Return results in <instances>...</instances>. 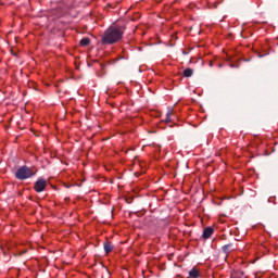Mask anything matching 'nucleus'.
Masks as SVG:
<instances>
[{
  "instance_id": "1",
  "label": "nucleus",
  "mask_w": 278,
  "mask_h": 278,
  "mask_svg": "<svg viewBox=\"0 0 278 278\" xmlns=\"http://www.w3.org/2000/svg\"><path fill=\"white\" fill-rule=\"evenodd\" d=\"M125 28L123 26H110L101 37L102 45H115L123 39Z\"/></svg>"
},
{
  "instance_id": "2",
  "label": "nucleus",
  "mask_w": 278,
  "mask_h": 278,
  "mask_svg": "<svg viewBox=\"0 0 278 278\" xmlns=\"http://www.w3.org/2000/svg\"><path fill=\"white\" fill-rule=\"evenodd\" d=\"M16 179H29V177H34V172H31V168L27 166H22L17 172L15 173Z\"/></svg>"
},
{
  "instance_id": "3",
  "label": "nucleus",
  "mask_w": 278,
  "mask_h": 278,
  "mask_svg": "<svg viewBox=\"0 0 278 278\" xmlns=\"http://www.w3.org/2000/svg\"><path fill=\"white\" fill-rule=\"evenodd\" d=\"M35 192H45L47 189V180L45 178H39L34 186Z\"/></svg>"
},
{
  "instance_id": "4",
  "label": "nucleus",
  "mask_w": 278,
  "mask_h": 278,
  "mask_svg": "<svg viewBox=\"0 0 278 278\" xmlns=\"http://www.w3.org/2000/svg\"><path fill=\"white\" fill-rule=\"evenodd\" d=\"M214 233V228L207 227L203 230L202 238L204 240H208V238H212V235Z\"/></svg>"
},
{
  "instance_id": "5",
  "label": "nucleus",
  "mask_w": 278,
  "mask_h": 278,
  "mask_svg": "<svg viewBox=\"0 0 278 278\" xmlns=\"http://www.w3.org/2000/svg\"><path fill=\"white\" fill-rule=\"evenodd\" d=\"M103 247L106 254L112 253V251H114V245L110 241H105Z\"/></svg>"
},
{
  "instance_id": "6",
  "label": "nucleus",
  "mask_w": 278,
  "mask_h": 278,
  "mask_svg": "<svg viewBox=\"0 0 278 278\" xmlns=\"http://www.w3.org/2000/svg\"><path fill=\"white\" fill-rule=\"evenodd\" d=\"M233 247V243H228L222 248L223 253H225V260H227V255H229V252L231 251V248Z\"/></svg>"
},
{
  "instance_id": "7",
  "label": "nucleus",
  "mask_w": 278,
  "mask_h": 278,
  "mask_svg": "<svg viewBox=\"0 0 278 278\" xmlns=\"http://www.w3.org/2000/svg\"><path fill=\"white\" fill-rule=\"evenodd\" d=\"M189 277H190V278H199V277H201V274L199 273V269L192 268V269L189 271Z\"/></svg>"
},
{
  "instance_id": "8",
  "label": "nucleus",
  "mask_w": 278,
  "mask_h": 278,
  "mask_svg": "<svg viewBox=\"0 0 278 278\" xmlns=\"http://www.w3.org/2000/svg\"><path fill=\"white\" fill-rule=\"evenodd\" d=\"M230 278H247V277H244V271L238 270V271H233L230 275Z\"/></svg>"
},
{
  "instance_id": "9",
  "label": "nucleus",
  "mask_w": 278,
  "mask_h": 278,
  "mask_svg": "<svg viewBox=\"0 0 278 278\" xmlns=\"http://www.w3.org/2000/svg\"><path fill=\"white\" fill-rule=\"evenodd\" d=\"M182 75L184 77H192V75H194V70L188 67L184 71Z\"/></svg>"
},
{
  "instance_id": "10",
  "label": "nucleus",
  "mask_w": 278,
  "mask_h": 278,
  "mask_svg": "<svg viewBox=\"0 0 278 278\" xmlns=\"http://www.w3.org/2000/svg\"><path fill=\"white\" fill-rule=\"evenodd\" d=\"M80 47H88L90 45V38L86 37L79 41Z\"/></svg>"
},
{
  "instance_id": "11",
  "label": "nucleus",
  "mask_w": 278,
  "mask_h": 278,
  "mask_svg": "<svg viewBox=\"0 0 278 278\" xmlns=\"http://www.w3.org/2000/svg\"><path fill=\"white\" fill-rule=\"evenodd\" d=\"M166 116H167V117H166V122H167V123H170V116H173V110H172V109L168 110Z\"/></svg>"
},
{
  "instance_id": "12",
  "label": "nucleus",
  "mask_w": 278,
  "mask_h": 278,
  "mask_svg": "<svg viewBox=\"0 0 278 278\" xmlns=\"http://www.w3.org/2000/svg\"><path fill=\"white\" fill-rule=\"evenodd\" d=\"M110 270H108V268H105V275H102V278H111L110 277Z\"/></svg>"
},
{
  "instance_id": "13",
  "label": "nucleus",
  "mask_w": 278,
  "mask_h": 278,
  "mask_svg": "<svg viewBox=\"0 0 278 278\" xmlns=\"http://www.w3.org/2000/svg\"><path fill=\"white\" fill-rule=\"evenodd\" d=\"M231 68H238L237 65L230 64Z\"/></svg>"
},
{
  "instance_id": "14",
  "label": "nucleus",
  "mask_w": 278,
  "mask_h": 278,
  "mask_svg": "<svg viewBox=\"0 0 278 278\" xmlns=\"http://www.w3.org/2000/svg\"><path fill=\"white\" fill-rule=\"evenodd\" d=\"M213 64H212V62L210 63V66H212Z\"/></svg>"
},
{
  "instance_id": "15",
  "label": "nucleus",
  "mask_w": 278,
  "mask_h": 278,
  "mask_svg": "<svg viewBox=\"0 0 278 278\" xmlns=\"http://www.w3.org/2000/svg\"><path fill=\"white\" fill-rule=\"evenodd\" d=\"M219 67L223 66L222 64L218 65Z\"/></svg>"
}]
</instances>
